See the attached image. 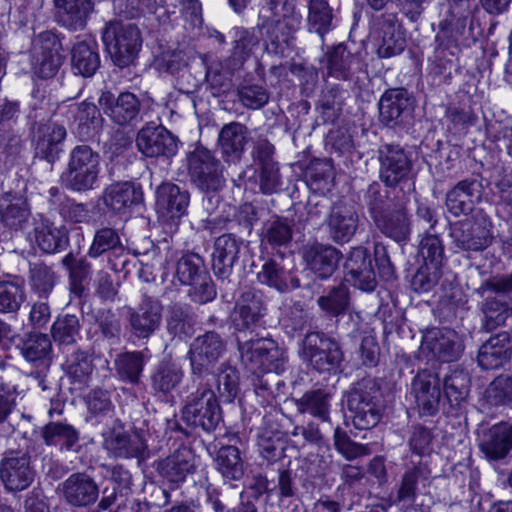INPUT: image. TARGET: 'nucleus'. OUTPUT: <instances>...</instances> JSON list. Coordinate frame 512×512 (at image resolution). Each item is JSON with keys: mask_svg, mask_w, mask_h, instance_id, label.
Returning a JSON list of instances; mask_svg holds the SVG:
<instances>
[{"mask_svg": "<svg viewBox=\"0 0 512 512\" xmlns=\"http://www.w3.org/2000/svg\"><path fill=\"white\" fill-rule=\"evenodd\" d=\"M241 359L253 374L281 373L286 362L285 351L268 338L251 340L239 345Z\"/></svg>", "mask_w": 512, "mask_h": 512, "instance_id": "f257e3e1", "label": "nucleus"}, {"mask_svg": "<svg viewBox=\"0 0 512 512\" xmlns=\"http://www.w3.org/2000/svg\"><path fill=\"white\" fill-rule=\"evenodd\" d=\"M99 172V154L87 145H79L70 153L68 168L62 175V181L73 191H86L96 186Z\"/></svg>", "mask_w": 512, "mask_h": 512, "instance_id": "f03ea898", "label": "nucleus"}, {"mask_svg": "<svg viewBox=\"0 0 512 512\" xmlns=\"http://www.w3.org/2000/svg\"><path fill=\"white\" fill-rule=\"evenodd\" d=\"M102 40L113 62L119 67L132 63L142 45L138 28L121 22L109 23L103 31Z\"/></svg>", "mask_w": 512, "mask_h": 512, "instance_id": "7ed1b4c3", "label": "nucleus"}, {"mask_svg": "<svg viewBox=\"0 0 512 512\" xmlns=\"http://www.w3.org/2000/svg\"><path fill=\"white\" fill-rule=\"evenodd\" d=\"M301 357L319 372H332L338 369L342 352L335 341L314 332L303 340Z\"/></svg>", "mask_w": 512, "mask_h": 512, "instance_id": "20e7f679", "label": "nucleus"}, {"mask_svg": "<svg viewBox=\"0 0 512 512\" xmlns=\"http://www.w3.org/2000/svg\"><path fill=\"white\" fill-rule=\"evenodd\" d=\"M183 418L188 424L199 426L205 431L214 430L222 419L214 392L206 389L192 398L183 409Z\"/></svg>", "mask_w": 512, "mask_h": 512, "instance_id": "39448f33", "label": "nucleus"}, {"mask_svg": "<svg viewBox=\"0 0 512 512\" xmlns=\"http://www.w3.org/2000/svg\"><path fill=\"white\" fill-rule=\"evenodd\" d=\"M492 223L486 216L456 225L451 232L455 245L465 251H481L492 242Z\"/></svg>", "mask_w": 512, "mask_h": 512, "instance_id": "423d86ee", "label": "nucleus"}, {"mask_svg": "<svg viewBox=\"0 0 512 512\" xmlns=\"http://www.w3.org/2000/svg\"><path fill=\"white\" fill-rule=\"evenodd\" d=\"M456 339L454 331L440 328L430 329L423 335L420 354L427 360L453 361L457 359L462 350Z\"/></svg>", "mask_w": 512, "mask_h": 512, "instance_id": "0eeeda50", "label": "nucleus"}, {"mask_svg": "<svg viewBox=\"0 0 512 512\" xmlns=\"http://www.w3.org/2000/svg\"><path fill=\"white\" fill-rule=\"evenodd\" d=\"M188 169L201 189L216 190L221 186L220 164L208 149L196 148L188 157Z\"/></svg>", "mask_w": 512, "mask_h": 512, "instance_id": "6e6552de", "label": "nucleus"}, {"mask_svg": "<svg viewBox=\"0 0 512 512\" xmlns=\"http://www.w3.org/2000/svg\"><path fill=\"white\" fill-rule=\"evenodd\" d=\"M379 57L390 58L400 54L406 45L405 36L395 14H387L372 32Z\"/></svg>", "mask_w": 512, "mask_h": 512, "instance_id": "1a4fd4ad", "label": "nucleus"}, {"mask_svg": "<svg viewBox=\"0 0 512 512\" xmlns=\"http://www.w3.org/2000/svg\"><path fill=\"white\" fill-rule=\"evenodd\" d=\"M139 151L146 157H172L178 151L176 138L162 126H146L137 136Z\"/></svg>", "mask_w": 512, "mask_h": 512, "instance_id": "9d476101", "label": "nucleus"}, {"mask_svg": "<svg viewBox=\"0 0 512 512\" xmlns=\"http://www.w3.org/2000/svg\"><path fill=\"white\" fill-rule=\"evenodd\" d=\"M103 200L114 213L127 214L143 202V191L136 183L118 182L106 188Z\"/></svg>", "mask_w": 512, "mask_h": 512, "instance_id": "9b49d317", "label": "nucleus"}, {"mask_svg": "<svg viewBox=\"0 0 512 512\" xmlns=\"http://www.w3.org/2000/svg\"><path fill=\"white\" fill-rule=\"evenodd\" d=\"M189 196L172 183H163L156 190L155 209L163 221H173L185 214Z\"/></svg>", "mask_w": 512, "mask_h": 512, "instance_id": "f8f14e48", "label": "nucleus"}, {"mask_svg": "<svg viewBox=\"0 0 512 512\" xmlns=\"http://www.w3.org/2000/svg\"><path fill=\"white\" fill-rule=\"evenodd\" d=\"M412 391L422 414L433 415L437 411L441 390L436 375L426 370L419 372L412 383Z\"/></svg>", "mask_w": 512, "mask_h": 512, "instance_id": "ddd939ff", "label": "nucleus"}, {"mask_svg": "<svg viewBox=\"0 0 512 512\" xmlns=\"http://www.w3.org/2000/svg\"><path fill=\"white\" fill-rule=\"evenodd\" d=\"M99 105L114 122L124 125L132 121L139 112V101L130 93H121L116 99L110 92H103L99 98Z\"/></svg>", "mask_w": 512, "mask_h": 512, "instance_id": "4468645a", "label": "nucleus"}, {"mask_svg": "<svg viewBox=\"0 0 512 512\" xmlns=\"http://www.w3.org/2000/svg\"><path fill=\"white\" fill-rule=\"evenodd\" d=\"M512 354V340L506 332L490 337L479 349L478 363L484 369H495L506 363Z\"/></svg>", "mask_w": 512, "mask_h": 512, "instance_id": "2eb2a0df", "label": "nucleus"}, {"mask_svg": "<svg viewBox=\"0 0 512 512\" xmlns=\"http://www.w3.org/2000/svg\"><path fill=\"white\" fill-rule=\"evenodd\" d=\"M224 351V344L218 334L208 332L196 338L190 349L193 371L201 372L203 368L215 362Z\"/></svg>", "mask_w": 512, "mask_h": 512, "instance_id": "dca6fc26", "label": "nucleus"}, {"mask_svg": "<svg viewBox=\"0 0 512 512\" xmlns=\"http://www.w3.org/2000/svg\"><path fill=\"white\" fill-rule=\"evenodd\" d=\"M358 215L353 205L339 203L332 207L328 227L332 239L336 242H348L355 234Z\"/></svg>", "mask_w": 512, "mask_h": 512, "instance_id": "f3484780", "label": "nucleus"}, {"mask_svg": "<svg viewBox=\"0 0 512 512\" xmlns=\"http://www.w3.org/2000/svg\"><path fill=\"white\" fill-rule=\"evenodd\" d=\"M1 479L10 491H22L34 480V472L27 456L9 457L2 461Z\"/></svg>", "mask_w": 512, "mask_h": 512, "instance_id": "a211bd4d", "label": "nucleus"}, {"mask_svg": "<svg viewBox=\"0 0 512 512\" xmlns=\"http://www.w3.org/2000/svg\"><path fill=\"white\" fill-rule=\"evenodd\" d=\"M162 306L157 300L147 299L130 314V326L138 338H148L160 326Z\"/></svg>", "mask_w": 512, "mask_h": 512, "instance_id": "6ab92c4d", "label": "nucleus"}, {"mask_svg": "<svg viewBox=\"0 0 512 512\" xmlns=\"http://www.w3.org/2000/svg\"><path fill=\"white\" fill-rule=\"evenodd\" d=\"M62 492L66 501L74 506H88L98 498V488L87 475L75 473L62 484Z\"/></svg>", "mask_w": 512, "mask_h": 512, "instance_id": "aec40b11", "label": "nucleus"}, {"mask_svg": "<svg viewBox=\"0 0 512 512\" xmlns=\"http://www.w3.org/2000/svg\"><path fill=\"white\" fill-rule=\"evenodd\" d=\"M304 259L309 269L321 279L330 277L340 260L336 248L329 245L314 244L304 251Z\"/></svg>", "mask_w": 512, "mask_h": 512, "instance_id": "412c9836", "label": "nucleus"}, {"mask_svg": "<svg viewBox=\"0 0 512 512\" xmlns=\"http://www.w3.org/2000/svg\"><path fill=\"white\" fill-rule=\"evenodd\" d=\"M380 153V176L386 185L394 186L408 175L409 160L404 151L398 147L387 146Z\"/></svg>", "mask_w": 512, "mask_h": 512, "instance_id": "4be33fe9", "label": "nucleus"}, {"mask_svg": "<svg viewBox=\"0 0 512 512\" xmlns=\"http://www.w3.org/2000/svg\"><path fill=\"white\" fill-rule=\"evenodd\" d=\"M480 448L490 459L504 458L512 448V425L501 422L490 427L483 435Z\"/></svg>", "mask_w": 512, "mask_h": 512, "instance_id": "5701e85b", "label": "nucleus"}, {"mask_svg": "<svg viewBox=\"0 0 512 512\" xmlns=\"http://www.w3.org/2000/svg\"><path fill=\"white\" fill-rule=\"evenodd\" d=\"M264 311L261 298L252 292H246L237 301L232 313L233 325L239 331L252 329L264 315Z\"/></svg>", "mask_w": 512, "mask_h": 512, "instance_id": "b1692460", "label": "nucleus"}, {"mask_svg": "<svg viewBox=\"0 0 512 512\" xmlns=\"http://www.w3.org/2000/svg\"><path fill=\"white\" fill-rule=\"evenodd\" d=\"M353 285L362 291L370 292L376 286V279L371 269L370 259L366 250L358 247L354 248L345 264Z\"/></svg>", "mask_w": 512, "mask_h": 512, "instance_id": "393cba45", "label": "nucleus"}, {"mask_svg": "<svg viewBox=\"0 0 512 512\" xmlns=\"http://www.w3.org/2000/svg\"><path fill=\"white\" fill-rule=\"evenodd\" d=\"M198 463V458L188 448H181L163 460L159 465L160 473L172 483L182 482L192 473Z\"/></svg>", "mask_w": 512, "mask_h": 512, "instance_id": "a878e982", "label": "nucleus"}, {"mask_svg": "<svg viewBox=\"0 0 512 512\" xmlns=\"http://www.w3.org/2000/svg\"><path fill=\"white\" fill-rule=\"evenodd\" d=\"M66 137L63 126L49 123L39 128L35 141V153L37 156L53 162L62 151V143Z\"/></svg>", "mask_w": 512, "mask_h": 512, "instance_id": "bb28decb", "label": "nucleus"}, {"mask_svg": "<svg viewBox=\"0 0 512 512\" xmlns=\"http://www.w3.org/2000/svg\"><path fill=\"white\" fill-rule=\"evenodd\" d=\"M54 4L58 22L71 30L83 27L93 10L92 0H54Z\"/></svg>", "mask_w": 512, "mask_h": 512, "instance_id": "cd10ccee", "label": "nucleus"}, {"mask_svg": "<svg viewBox=\"0 0 512 512\" xmlns=\"http://www.w3.org/2000/svg\"><path fill=\"white\" fill-rule=\"evenodd\" d=\"M239 244L231 235H222L215 241L212 254V267L214 273L226 278L238 258Z\"/></svg>", "mask_w": 512, "mask_h": 512, "instance_id": "c85d7f7f", "label": "nucleus"}, {"mask_svg": "<svg viewBox=\"0 0 512 512\" xmlns=\"http://www.w3.org/2000/svg\"><path fill=\"white\" fill-rule=\"evenodd\" d=\"M261 284L267 285L280 293L290 291L299 287V280L289 270H285L275 261H268L263 264L257 274Z\"/></svg>", "mask_w": 512, "mask_h": 512, "instance_id": "c756f323", "label": "nucleus"}, {"mask_svg": "<svg viewBox=\"0 0 512 512\" xmlns=\"http://www.w3.org/2000/svg\"><path fill=\"white\" fill-rule=\"evenodd\" d=\"M478 199L477 185L474 182L462 181L447 194L446 205L451 214L459 216L471 212Z\"/></svg>", "mask_w": 512, "mask_h": 512, "instance_id": "7c9ffc66", "label": "nucleus"}, {"mask_svg": "<svg viewBox=\"0 0 512 512\" xmlns=\"http://www.w3.org/2000/svg\"><path fill=\"white\" fill-rule=\"evenodd\" d=\"M104 443L115 456L124 458L143 457L147 447L138 434L113 433L105 438Z\"/></svg>", "mask_w": 512, "mask_h": 512, "instance_id": "2f4dec72", "label": "nucleus"}, {"mask_svg": "<svg viewBox=\"0 0 512 512\" xmlns=\"http://www.w3.org/2000/svg\"><path fill=\"white\" fill-rule=\"evenodd\" d=\"M246 129L240 123L225 125L219 134V144L227 161L237 160L244 150Z\"/></svg>", "mask_w": 512, "mask_h": 512, "instance_id": "473e14b6", "label": "nucleus"}, {"mask_svg": "<svg viewBox=\"0 0 512 512\" xmlns=\"http://www.w3.org/2000/svg\"><path fill=\"white\" fill-rule=\"evenodd\" d=\"M35 238L40 249L46 253L60 251L68 241L66 229L56 227L48 220H42L36 225Z\"/></svg>", "mask_w": 512, "mask_h": 512, "instance_id": "72a5a7b5", "label": "nucleus"}, {"mask_svg": "<svg viewBox=\"0 0 512 512\" xmlns=\"http://www.w3.org/2000/svg\"><path fill=\"white\" fill-rule=\"evenodd\" d=\"M347 405L352 413L353 425L359 430L370 429L380 421L381 415L375 405L363 401L357 393L349 395Z\"/></svg>", "mask_w": 512, "mask_h": 512, "instance_id": "f704fd0d", "label": "nucleus"}, {"mask_svg": "<svg viewBox=\"0 0 512 512\" xmlns=\"http://www.w3.org/2000/svg\"><path fill=\"white\" fill-rule=\"evenodd\" d=\"M273 147L265 145L257 151V158L261 165L260 189L265 194L276 192L281 186L279 168L272 159Z\"/></svg>", "mask_w": 512, "mask_h": 512, "instance_id": "c9c22d12", "label": "nucleus"}, {"mask_svg": "<svg viewBox=\"0 0 512 512\" xmlns=\"http://www.w3.org/2000/svg\"><path fill=\"white\" fill-rule=\"evenodd\" d=\"M409 106L407 92L402 89L386 91L379 101V114L381 120L389 125L396 121Z\"/></svg>", "mask_w": 512, "mask_h": 512, "instance_id": "e433bc0d", "label": "nucleus"}, {"mask_svg": "<svg viewBox=\"0 0 512 512\" xmlns=\"http://www.w3.org/2000/svg\"><path fill=\"white\" fill-rule=\"evenodd\" d=\"M378 228L396 242H404L410 234V222L405 211L399 210L382 216H375Z\"/></svg>", "mask_w": 512, "mask_h": 512, "instance_id": "4c0bfd02", "label": "nucleus"}, {"mask_svg": "<svg viewBox=\"0 0 512 512\" xmlns=\"http://www.w3.org/2000/svg\"><path fill=\"white\" fill-rule=\"evenodd\" d=\"M100 59L94 43L78 42L72 49V67L75 73L92 76L99 67Z\"/></svg>", "mask_w": 512, "mask_h": 512, "instance_id": "58836bf2", "label": "nucleus"}, {"mask_svg": "<svg viewBox=\"0 0 512 512\" xmlns=\"http://www.w3.org/2000/svg\"><path fill=\"white\" fill-rule=\"evenodd\" d=\"M331 396L323 390L305 393L297 402L298 410L309 413L321 421L329 420Z\"/></svg>", "mask_w": 512, "mask_h": 512, "instance_id": "ea45409f", "label": "nucleus"}, {"mask_svg": "<svg viewBox=\"0 0 512 512\" xmlns=\"http://www.w3.org/2000/svg\"><path fill=\"white\" fill-rule=\"evenodd\" d=\"M217 469L228 480H238L244 474V464L238 448L234 446L222 447L216 458Z\"/></svg>", "mask_w": 512, "mask_h": 512, "instance_id": "a19ab883", "label": "nucleus"}, {"mask_svg": "<svg viewBox=\"0 0 512 512\" xmlns=\"http://www.w3.org/2000/svg\"><path fill=\"white\" fill-rule=\"evenodd\" d=\"M39 38L51 42V47L43 52L42 60L35 64L34 70L39 77L49 78L55 75L62 63V58L58 51L59 43L50 32L40 34Z\"/></svg>", "mask_w": 512, "mask_h": 512, "instance_id": "79ce46f5", "label": "nucleus"}, {"mask_svg": "<svg viewBox=\"0 0 512 512\" xmlns=\"http://www.w3.org/2000/svg\"><path fill=\"white\" fill-rule=\"evenodd\" d=\"M43 438L47 445L60 446L70 450L78 442L77 431L68 424L49 423L43 429Z\"/></svg>", "mask_w": 512, "mask_h": 512, "instance_id": "37998d69", "label": "nucleus"}, {"mask_svg": "<svg viewBox=\"0 0 512 512\" xmlns=\"http://www.w3.org/2000/svg\"><path fill=\"white\" fill-rule=\"evenodd\" d=\"M0 213L3 222L12 228H22L29 218L30 210L27 203L21 199L10 201L4 197L0 200Z\"/></svg>", "mask_w": 512, "mask_h": 512, "instance_id": "c03bdc74", "label": "nucleus"}, {"mask_svg": "<svg viewBox=\"0 0 512 512\" xmlns=\"http://www.w3.org/2000/svg\"><path fill=\"white\" fill-rule=\"evenodd\" d=\"M25 300L24 288L21 283L14 281L0 282V312L17 311Z\"/></svg>", "mask_w": 512, "mask_h": 512, "instance_id": "a18cd8bd", "label": "nucleus"}, {"mask_svg": "<svg viewBox=\"0 0 512 512\" xmlns=\"http://www.w3.org/2000/svg\"><path fill=\"white\" fill-rule=\"evenodd\" d=\"M217 391L225 403H232L239 391V376L235 368L223 367L216 375Z\"/></svg>", "mask_w": 512, "mask_h": 512, "instance_id": "49530a36", "label": "nucleus"}, {"mask_svg": "<svg viewBox=\"0 0 512 512\" xmlns=\"http://www.w3.org/2000/svg\"><path fill=\"white\" fill-rule=\"evenodd\" d=\"M144 363L145 360L141 352H127L121 354L115 361L120 376L132 383L137 382Z\"/></svg>", "mask_w": 512, "mask_h": 512, "instance_id": "de8ad7c7", "label": "nucleus"}, {"mask_svg": "<svg viewBox=\"0 0 512 512\" xmlns=\"http://www.w3.org/2000/svg\"><path fill=\"white\" fill-rule=\"evenodd\" d=\"M308 20L312 28L321 36L329 30L332 12L326 0H310Z\"/></svg>", "mask_w": 512, "mask_h": 512, "instance_id": "09e8293b", "label": "nucleus"}, {"mask_svg": "<svg viewBox=\"0 0 512 512\" xmlns=\"http://www.w3.org/2000/svg\"><path fill=\"white\" fill-rule=\"evenodd\" d=\"M167 330L179 338L187 337L192 333V323L187 312L179 305L171 306L166 316Z\"/></svg>", "mask_w": 512, "mask_h": 512, "instance_id": "8fccbe9b", "label": "nucleus"}, {"mask_svg": "<svg viewBox=\"0 0 512 512\" xmlns=\"http://www.w3.org/2000/svg\"><path fill=\"white\" fill-rule=\"evenodd\" d=\"M483 312L485 316V327L492 330L503 325L507 318L512 315V307L500 300H486Z\"/></svg>", "mask_w": 512, "mask_h": 512, "instance_id": "3c124183", "label": "nucleus"}, {"mask_svg": "<svg viewBox=\"0 0 512 512\" xmlns=\"http://www.w3.org/2000/svg\"><path fill=\"white\" fill-rule=\"evenodd\" d=\"M352 61L351 54L343 45H337L327 55L329 74L339 79H345Z\"/></svg>", "mask_w": 512, "mask_h": 512, "instance_id": "603ef678", "label": "nucleus"}, {"mask_svg": "<svg viewBox=\"0 0 512 512\" xmlns=\"http://www.w3.org/2000/svg\"><path fill=\"white\" fill-rule=\"evenodd\" d=\"M79 332V322L74 315L59 317L52 326V336L55 341L70 344L75 341Z\"/></svg>", "mask_w": 512, "mask_h": 512, "instance_id": "864d4df0", "label": "nucleus"}, {"mask_svg": "<svg viewBox=\"0 0 512 512\" xmlns=\"http://www.w3.org/2000/svg\"><path fill=\"white\" fill-rule=\"evenodd\" d=\"M51 349V342L47 335L34 334L24 343L22 354L29 362L44 359Z\"/></svg>", "mask_w": 512, "mask_h": 512, "instance_id": "5fc2aeb1", "label": "nucleus"}, {"mask_svg": "<svg viewBox=\"0 0 512 512\" xmlns=\"http://www.w3.org/2000/svg\"><path fill=\"white\" fill-rule=\"evenodd\" d=\"M420 254L425 260V264H430L432 269L438 270L444 254L439 237L431 234L425 235L420 242Z\"/></svg>", "mask_w": 512, "mask_h": 512, "instance_id": "6e6d98bb", "label": "nucleus"}, {"mask_svg": "<svg viewBox=\"0 0 512 512\" xmlns=\"http://www.w3.org/2000/svg\"><path fill=\"white\" fill-rule=\"evenodd\" d=\"M318 304L321 309L333 315L342 313L348 305L347 288L341 285L333 289L328 295L320 297Z\"/></svg>", "mask_w": 512, "mask_h": 512, "instance_id": "4d7b16f0", "label": "nucleus"}, {"mask_svg": "<svg viewBox=\"0 0 512 512\" xmlns=\"http://www.w3.org/2000/svg\"><path fill=\"white\" fill-rule=\"evenodd\" d=\"M182 378V371L175 364L162 366L153 376L154 388L169 392L175 388Z\"/></svg>", "mask_w": 512, "mask_h": 512, "instance_id": "13d9d810", "label": "nucleus"}, {"mask_svg": "<svg viewBox=\"0 0 512 512\" xmlns=\"http://www.w3.org/2000/svg\"><path fill=\"white\" fill-rule=\"evenodd\" d=\"M487 397L492 404L512 402V377L501 375L487 389Z\"/></svg>", "mask_w": 512, "mask_h": 512, "instance_id": "bf43d9fd", "label": "nucleus"}, {"mask_svg": "<svg viewBox=\"0 0 512 512\" xmlns=\"http://www.w3.org/2000/svg\"><path fill=\"white\" fill-rule=\"evenodd\" d=\"M334 444L337 451L346 459H355L359 456L368 455L370 450L368 445L358 444L351 441L344 432L339 429L334 433Z\"/></svg>", "mask_w": 512, "mask_h": 512, "instance_id": "052dcab7", "label": "nucleus"}, {"mask_svg": "<svg viewBox=\"0 0 512 512\" xmlns=\"http://www.w3.org/2000/svg\"><path fill=\"white\" fill-rule=\"evenodd\" d=\"M200 259L194 255H185L177 263L176 277L184 285H192L199 272Z\"/></svg>", "mask_w": 512, "mask_h": 512, "instance_id": "680f3d73", "label": "nucleus"}, {"mask_svg": "<svg viewBox=\"0 0 512 512\" xmlns=\"http://www.w3.org/2000/svg\"><path fill=\"white\" fill-rule=\"evenodd\" d=\"M119 242V236L114 230L104 228L96 233L89 254L92 257H98L102 253L115 248Z\"/></svg>", "mask_w": 512, "mask_h": 512, "instance_id": "e2e57ef3", "label": "nucleus"}, {"mask_svg": "<svg viewBox=\"0 0 512 512\" xmlns=\"http://www.w3.org/2000/svg\"><path fill=\"white\" fill-rule=\"evenodd\" d=\"M240 100L248 108L258 109L268 102V93L261 86H245L239 91Z\"/></svg>", "mask_w": 512, "mask_h": 512, "instance_id": "0e129e2a", "label": "nucleus"}, {"mask_svg": "<svg viewBox=\"0 0 512 512\" xmlns=\"http://www.w3.org/2000/svg\"><path fill=\"white\" fill-rule=\"evenodd\" d=\"M291 237V228L281 220L273 221L265 232V238L273 246H284L290 242Z\"/></svg>", "mask_w": 512, "mask_h": 512, "instance_id": "69168bd1", "label": "nucleus"}, {"mask_svg": "<svg viewBox=\"0 0 512 512\" xmlns=\"http://www.w3.org/2000/svg\"><path fill=\"white\" fill-rule=\"evenodd\" d=\"M417 478V470H411L404 474L397 496V501L403 506H409L414 502Z\"/></svg>", "mask_w": 512, "mask_h": 512, "instance_id": "338daca9", "label": "nucleus"}, {"mask_svg": "<svg viewBox=\"0 0 512 512\" xmlns=\"http://www.w3.org/2000/svg\"><path fill=\"white\" fill-rule=\"evenodd\" d=\"M429 269L430 268L428 264H425V266L421 267L418 270V272L414 275L412 279V287L416 292H428L436 284L440 276V273L438 270L435 269H433V271L429 273Z\"/></svg>", "mask_w": 512, "mask_h": 512, "instance_id": "774afa93", "label": "nucleus"}]
</instances>
